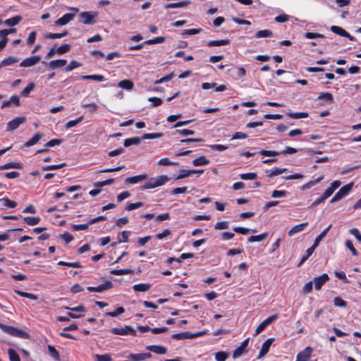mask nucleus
Masks as SVG:
<instances>
[{
  "instance_id": "nucleus-1",
  "label": "nucleus",
  "mask_w": 361,
  "mask_h": 361,
  "mask_svg": "<svg viewBox=\"0 0 361 361\" xmlns=\"http://www.w3.org/2000/svg\"><path fill=\"white\" fill-rule=\"evenodd\" d=\"M170 180V178L166 175H160L156 177L150 178L143 185H140V190L153 189L165 185Z\"/></svg>"
},
{
  "instance_id": "nucleus-2",
  "label": "nucleus",
  "mask_w": 361,
  "mask_h": 361,
  "mask_svg": "<svg viewBox=\"0 0 361 361\" xmlns=\"http://www.w3.org/2000/svg\"><path fill=\"white\" fill-rule=\"evenodd\" d=\"M0 329L8 334L15 337L27 338L29 336L25 331L21 329L11 326H7L1 323H0Z\"/></svg>"
},
{
  "instance_id": "nucleus-3",
  "label": "nucleus",
  "mask_w": 361,
  "mask_h": 361,
  "mask_svg": "<svg viewBox=\"0 0 361 361\" xmlns=\"http://www.w3.org/2000/svg\"><path fill=\"white\" fill-rule=\"evenodd\" d=\"M297 152V149L291 147H286V149L282 152H278V151H271V150H261L259 152V154L263 156L266 157H275L278 156L279 154H293Z\"/></svg>"
},
{
  "instance_id": "nucleus-4",
  "label": "nucleus",
  "mask_w": 361,
  "mask_h": 361,
  "mask_svg": "<svg viewBox=\"0 0 361 361\" xmlns=\"http://www.w3.org/2000/svg\"><path fill=\"white\" fill-rule=\"evenodd\" d=\"M353 188V183H348L347 185H345L343 186L336 193V195L332 197L331 200V202L334 203L336 202L343 197H345L346 195H348L350 191Z\"/></svg>"
},
{
  "instance_id": "nucleus-5",
  "label": "nucleus",
  "mask_w": 361,
  "mask_h": 361,
  "mask_svg": "<svg viewBox=\"0 0 361 361\" xmlns=\"http://www.w3.org/2000/svg\"><path fill=\"white\" fill-rule=\"evenodd\" d=\"M97 16V13L94 11H85L82 12L80 14V18L82 19V23L85 25L93 24L96 22V17Z\"/></svg>"
},
{
  "instance_id": "nucleus-6",
  "label": "nucleus",
  "mask_w": 361,
  "mask_h": 361,
  "mask_svg": "<svg viewBox=\"0 0 361 361\" xmlns=\"http://www.w3.org/2000/svg\"><path fill=\"white\" fill-rule=\"evenodd\" d=\"M71 10L74 11V13H66L61 18H59L55 21V25L58 26H63L66 25L68 23L71 21L75 16V13L78 12L77 8H71Z\"/></svg>"
},
{
  "instance_id": "nucleus-7",
  "label": "nucleus",
  "mask_w": 361,
  "mask_h": 361,
  "mask_svg": "<svg viewBox=\"0 0 361 361\" xmlns=\"http://www.w3.org/2000/svg\"><path fill=\"white\" fill-rule=\"evenodd\" d=\"M111 331L112 334H114L115 335L135 336V334H136L135 330L129 326H125L124 327H122V328H113Z\"/></svg>"
},
{
  "instance_id": "nucleus-8",
  "label": "nucleus",
  "mask_w": 361,
  "mask_h": 361,
  "mask_svg": "<svg viewBox=\"0 0 361 361\" xmlns=\"http://www.w3.org/2000/svg\"><path fill=\"white\" fill-rule=\"evenodd\" d=\"M113 287V283L110 281H106L104 283L101 284L98 286H88L87 290L90 292L102 293L108 289Z\"/></svg>"
},
{
  "instance_id": "nucleus-9",
  "label": "nucleus",
  "mask_w": 361,
  "mask_h": 361,
  "mask_svg": "<svg viewBox=\"0 0 361 361\" xmlns=\"http://www.w3.org/2000/svg\"><path fill=\"white\" fill-rule=\"evenodd\" d=\"M41 60V56L39 55L32 56L23 59L20 63V67H31L37 64Z\"/></svg>"
},
{
  "instance_id": "nucleus-10",
  "label": "nucleus",
  "mask_w": 361,
  "mask_h": 361,
  "mask_svg": "<svg viewBox=\"0 0 361 361\" xmlns=\"http://www.w3.org/2000/svg\"><path fill=\"white\" fill-rule=\"evenodd\" d=\"M203 169H181L179 171L178 175L176 176V180H180L187 178L192 174L195 173H203Z\"/></svg>"
},
{
  "instance_id": "nucleus-11",
  "label": "nucleus",
  "mask_w": 361,
  "mask_h": 361,
  "mask_svg": "<svg viewBox=\"0 0 361 361\" xmlns=\"http://www.w3.org/2000/svg\"><path fill=\"white\" fill-rule=\"evenodd\" d=\"M278 318V315L277 314H273L270 317H269L268 318H267L266 319H264L258 326L257 328L256 329V331H255V335H257L259 334V333H261L262 331L264 330V329L269 326L271 322H273L274 321H275L276 319H277Z\"/></svg>"
},
{
  "instance_id": "nucleus-12",
  "label": "nucleus",
  "mask_w": 361,
  "mask_h": 361,
  "mask_svg": "<svg viewBox=\"0 0 361 361\" xmlns=\"http://www.w3.org/2000/svg\"><path fill=\"white\" fill-rule=\"evenodd\" d=\"M329 279V277L328 274H323L317 277H315L313 280V283L314 285V288L316 290H320L322 286L328 281Z\"/></svg>"
},
{
  "instance_id": "nucleus-13",
  "label": "nucleus",
  "mask_w": 361,
  "mask_h": 361,
  "mask_svg": "<svg viewBox=\"0 0 361 361\" xmlns=\"http://www.w3.org/2000/svg\"><path fill=\"white\" fill-rule=\"evenodd\" d=\"M25 121V117H17L9 121L7 124L8 130H13L19 127V126Z\"/></svg>"
},
{
  "instance_id": "nucleus-14",
  "label": "nucleus",
  "mask_w": 361,
  "mask_h": 361,
  "mask_svg": "<svg viewBox=\"0 0 361 361\" xmlns=\"http://www.w3.org/2000/svg\"><path fill=\"white\" fill-rule=\"evenodd\" d=\"M152 355L149 353L130 354L127 357L130 361H142L150 358Z\"/></svg>"
},
{
  "instance_id": "nucleus-15",
  "label": "nucleus",
  "mask_w": 361,
  "mask_h": 361,
  "mask_svg": "<svg viewBox=\"0 0 361 361\" xmlns=\"http://www.w3.org/2000/svg\"><path fill=\"white\" fill-rule=\"evenodd\" d=\"M312 348L311 347H306L302 351H300L297 355L298 360L300 361H307L312 355Z\"/></svg>"
},
{
  "instance_id": "nucleus-16",
  "label": "nucleus",
  "mask_w": 361,
  "mask_h": 361,
  "mask_svg": "<svg viewBox=\"0 0 361 361\" xmlns=\"http://www.w3.org/2000/svg\"><path fill=\"white\" fill-rule=\"evenodd\" d=\"M148 176L147 173L140 174L132 177H128L126 178L125 182L127 184H136L144 180L147 179Z\"/></svg>"
},
{
  "instance_id": "nucleus-17",
  "label": "nucleus",
  "mask_w": 361,
  "mask_h": 361,
  "mask_svg": "<svg viewBox=\"0 0 361 361\" xmlns=\"http://www.w3.org/2000/svg\"><path fill=\"white\" fill-rule=\"evenodd\" d=\"M273 341H274V338H268L263 343L262 348H261L259 355L257 357L258 359L262 358L269 352L270 346H271Z\"/></svg>"
},
{
  "instance_id": "nucleus-18",
  "label": "nucleus",
  "mask_w": 361,
  "mask_h": 361,
  "mask_svg": "<svg viewBox=\"0 0 361 361\" xmlns=\"http://www.w3.org/2000/svg\"><path fill=\"white\" fill-rule=\"evenodd\" d=\"M331 30L338 35L342 37H348L350 40H354V37L351 36L348 32H347L344 29L341 27L333 25L331 27Z\"/></svg>"
},
{
  "instance_id": "nucleus-19",
  "label": "nucleus",
  "mask_w": 361,
  "mask_h": 361,
  "mask_svg": "<svg viewBox=\"0 0 361 361\" xmlns=\"http://www.w3.org/2000/svg\"><path fill=\"white\" fill-rule=\"evenodd\" d=\"M307 225H308V223L305 222V223L300 224H298V225L293 226L292 228H290L289 230V231L288 233V235L290 237H291V236L294 235L295 234L304 231V229L307 227Z\"/></svg>"
},
{
  "instance_id": "nucleus-20",
  "label": "nucleus",
  "mask_w": 361,
  "mask_h": 361,
  "mask_svg": "<svg viewBox=\"0 0 361 361\" xmlns=\"http://www.w3.org/2000/svg\"><path fill=\"white\" fill-rule=\"evenodd\" d=\"M18 61V58L16 56H8V58L4 59L0 62V69L4 67L11 66Z\"/></svg>"
},
{
  "instance_id": "nucleus-21",
  "label": "nucleus",
  "mask_w": 361,
  "mask_h": 361,
  "mask_svg": "<svg viewBox=\"0 0 361 361\" xmlns=\"http://www.w3.org/2000/svg\"><path fill=\"white\" fill-rule=\"evenodd\" d=\"M147 349L159 355H164L167 352L166 348L162 345H149L147 346Z\"/></svg>"
},
{
  "instance_id": "nucleus-22",
  "label": "nucleus",
  "mask_w": 361,
  "mask_h": 361,
  "mask_svg": "<svg viewBox=\"0 0 361 361\" xmlns=\"http://www.w3.org/2000/svg\"><path fill=\"white\" fill-rule=\"evenodd\" d=\"M66 63L67 61L65 59H56L51 61L48 63V66L51 69H56L64 66L66 64Z\"/></svg>"
},
{
  "instance_id": "nucleus-23",
  "label": "nucleus",
  "mask_w": 361,
  "mask_h": 361,
  "mask_svg": "<svg viewBox=\"0 0 361 361\" xmlns=\"http://www.w3.org/2000/svg\"><path fill=\"white\" fill-rule=\"evenodd\" d=\"M23 167V166L21 163L12 161L0 166V170H6L9 169H21Z\"/></svg>"
},
{
  "instance_id": "nucleus-24",
  "label": "nucleus",
  "mask_w": 361,
  "mask_h": 361,
  "mask_svg": "<svg viewBox=\"0 0 361 361\" xmlns=\"http://www.w3.org/2000/svg\"><path fill=\"white\" fill-rule=\"evenodd\" d=\"M150 283H138L133 286V289L135 292H146L151 288Z\"/></svg>"
},
{
  "instance_id": "nucleus-25",
  "label": "nucleus",
  "mask_w": 361,
  "mask_h": 361,
  "mask_svg": "<svg viewBox=\"0 0 361 361\" xmlns=\"http://www.w3.org/2000/svg\"><path fill=\"white\" fill-rule=\"evenodd\" d=\"M190 3H191V1L189 0H185V1H180V2H178V3H171V4H166L165 6V8L166 9L174 8H182V7L187 6Z\"/></svg>"
},
{
  "instance_id": "nucleus-26",
  "label": "nucleus",
  "mask_w": 361,
  "mask_h": 361,
  "mask_svg": "<svg viewBox=\"0 0 361 361\" xmlns=\"http://www.w3.org/2000/svg\"><path fill=\"white\" fill-rule=\"evenodd\" d=\"M172 338L176 340H184L193 338V334L186 331L183 333L175 334Z\"/></svg>"
},
{
  "instance_id": "nucleus-27",
  "label": "nucleus",
  "mask_w": 361,
  "mask_h": 361,
  "mask_svg": "<svg viewBox=\"0 0 361 361\" xmlns=\"http://www.w3.org/2000/svg\"><path fill=\"white\" fill-rule=\"evenodd\" d=\"M22 20V18L20 16H16L13 18L6 19L4 20V23L7 26H15L18 25Z\"/></svg>"
},
{
  "instance_id": "nucleus-28",
  "label": "nucleus",
  "mask_w": 361,
  "mask_h": 361,
  "mask_svg": "<svg viewBox=\"0 0 361 361\" xmlns=\"http://www.w3.org/2000/svg\"><path fill=\"white\" fill-rule=\"evenodd\" d=\"M0 206L7 208H14L17 206V203L15 201L10 200L7 197H4L0 199Z\"/></svg>"
},
{
  "instance_id": "nucleus-29",
  "label": "nucleus",
  "mask_w": 361,
  "mask_h": 361,
  "mask_svg": "<svg viewBox=\"0 0 361 361\" xmlns=\"http://www.w3.org/2000/svg\"><path fill=\"white\" fill-rule=\"evenodd\" d=\"M141 140H142V139L139 137H133L126 139L124 140L123 145L126 147H128L133 145H139L140 143Z\"/></svg>"
},
{
  "instance_id": "nucleus-30",
  "label": "nucleus",
  "mask_w": 361,
  "mask_h": 361,
  "mask_svg": "<svg viewBox=\"0 0 361 361\" xmlns=\"http://www.w3.org/2000/svg\"><path fill=\"white\" fill-rule=\"evenodd\" d=\"M209 163V160L206 159L204 156H201L192 161V165L195 166H204Z\"/></svg>"
},
{
  "instance_id": "nucleus-31",
  "label": "nucleus",
  "mask_w": 361,
  "mask_h": 361,
  "mask_svg": "<svg viewBox=\"0 0 361 361\" xmlns=\"http://www.w3.org/2000/svg\"><path fill=\"white\" fill-rule=\"evenodd\" d=\"M41 219L38 216H25L23 218V221L25 223L28 224L29 226H35L39 224Z\"/></svg>"
},
{
  "instance_id": "nucleus-32",
  "label": "nucleus",
  "mask_w": 361,
  "mask_h": 361,
  "mask_svg": "<svg viewBox=\"0 0 361 361\" xmlns=\"http://www.w3.org/2000/svg\"><path fill=\"white\" fill-rule=\"evenodd\" d=\"M42 135L40 133H36L32 138L25 143V146L27 147H31L39 142L42 138Z\"/></svg>"
},
{
  "instance_id": "nucleus-33",
  "label": "nucleus",
  "mask_w": 361,
  "mask_h": 361,
  "mask_svg": "<svg viewBox=\"0 0 361 361\" xmlns=\"http://www.w3.org/2000/svg\"><path fill=\"white\" fill-rule=\"evenodd\" d=\"M230 43L229 39H220L209 41L207 44L209 47H221L227 45Z\"/></svg>"
},
{
  "instance_id": "nucleus-34",
  "label": "nucleus",
  "mask_w": 361,
  "mask_h": 361,
  "mask_svg": "<svg viewBox=\"0 0 361 361\" xmlns=\"http://www.w3.org/2000/svg\"><path fill=\"white\" fill-rule=\"evenodd\" d=\"M316 247H317V246H314V245L313 244L310 247H309L306 250L305 255L302 257V259L298 264L299 266L302 264L312 255V253L314 252Z\"/></svg>"
},
{
  "instance_id": "nucleus-35",
  "label": "nucleus",
  "mask_w": 361,
  "mask_h": 361,
  "mask_svg": "<svg viewBox=\"0 0 361 361\" xmlns=\"http://www.w3.org/2000/svg\"><path fill=\"white\" fill-rule=\"evenodd\" d=\"M68 35L67 31H64L61 33H46L44 35V37L45 39H60Z\"/></svg>"
},
{
  "instance_id": "nucleus-36",
  "label": "nucleus",
  "mask_w": 361,
  "mask_h": 361,
  "mask_svg": "<svg viewBox=\"0 0 361 361\" xmlns=\"http://www.w3.org/2000/svg\"><path fill=\"white\" fill-rule=\"evenodd\" d=\"M332 225L330 224L325 230H324L314 240V246H318L320 241L326 235L328 231L331 228Z\"/></svg>"
},
{
  "instance_id": "nucleus-37",
  "label": "nucleus",
  "mask_w": 361,
  "mask_h": 361,
  "mask_svg": "<svg viewBox=\"0 0 361 361\" xmlns=\"http://www.w3.org/2000/svg\"><path fill=\"white\" fill-rule=\"evenodd\" d=\"M133 270L130 269H112L110 271V274H111L113 275H116V276L126 275V274H133Z\"/></svg>"
},
{
  "instance_id": "nucleus-38",
  "label": "nucleus",
  "mask_w": 361,
  "mask_h": 361,
  "mask_svg": "<svg viewBox=\"0 0 361 361\" xmlns=\"http://www.w3.org/2000/svg\"><path fill=\"white\" fill-rule=\"evenodd\" d=\"M118 85L123 89L130 90L133 89L134 84L130 80H123L118 83Z\"/></svg>"
},
{
  "instance_id": "nucleus-39",
  "label": "nucleus",
  "mask_w": 361,
  "mask_h": 361,
  "mask_svg": "<svg viewBox=\"0 0 361 361\" xmlns=\"http://www.w3.org/2000/svg\"><path fill=\"white\" fill-rule=\"evenodd\" d=\"M268 235V233L267 232L263 233L258 235H252L248 238V242L249 243H253V242H260L264 240Z\"/></svg>"
},
{
  "instance_id": "nucleus-40",
  "label": "nucleus",
  "mask_w": 361,
  "mask_h": 361,
  "mask_svg": "<svg viewBox=\"0 0 361 361\" xmlns=\"http://www.w3.org/2000/svg\"><path fill=\"white\" fill-rule=\"evenodd\" d=\"M273 35L272 32L269 30H259L255 34L256 38L271 37Z\"/></svg>"
},
{
  "instance_id": "nucleus-41",
  "label": "nucleus",
  "mask_w": 361,
  "mask_h": 361,
  "mask_svg": "<svg viewBox=\"0 0 361 361\" xmlns=\"http://www.w3.org/2000/svg\"><path fill=\"white\" fill-rule=\"evenodd\" d=\"M287 116L291 118L299 119L307 118L308 116V114L307 112L288 113Z\"/></svg>"
},
{
  "instance_id": "nucleus-42",
  "label": "nucleus",
  "mask_w": 361,
  "mask_h": 361,
  "mask_svg": "<svg viewBox=\"0 0 361 361\" xmlns=\"http://www.w3.org/2000/svg\"><path fill=\"white\" fill-rule=\"evenodd\" d=\"M286 170L287 169L286 168H283V169L277 168V167L273 168L269 171V173L268 174V176L272 177V176H279L280 174H282L283 172L286 171Z\"/></svg>"
},
{
  "instance_id": "nucleus-43",
  "label": "nucleus",
  "mask_w": 361,
  "mask_h": 361,
  "mask_svg": "<svg viewBox=\"0 0 361 361\" xmlns=\"http://www.w3.org/2000/svg\"><path fill=\"white\" fill-rule=\"evenodd\" d=\"M229 354L224 351H219L215 353V360L216 361H226Z\"/></svg>"
},
{
  "instance_id": "nucleus-44",
  "label": "nucleus",
  "mask_w": 361,
  "mask_h": 361,
  "mask_svg": "<svg viewBox=\"0 0 361 361\" xmlns=\"http://www.w3.org/2000/svg\"><path fill=\"white\" fill-rule=\"evenodd\" d=\"M82 64L75 60L71 61L69 64L65 68L66 72H69L73 71L75 68L80 67Z\"/></svg>"
},
{
  "instance_id": "nucleus-45",
  "label": "nucleus",
  "mask_w": 361,
  "mask_h": 361,
  "mask_svg": "<svg viewBox=\"0 0 361 361\" xmlns=\"http://www.w3.org/2000/svg\"><path fill=\"white\" fill-rule=\"evenodd\" d=\"M124 312H125V310L123 307H118V308H116V310L115 311L108 312L105 314V315L109 316V317H118L120 314H123Z\"/></svg>"
},
{
  "instance_id": "nucleus-46",
  "label": "nucleus",
  "mask_w": 361,
  "mask_h": 361,
  "mask_svg": "<svg viewBox=\"0 0 361 361\" xmlns=\"http://www.w3.org/2000/svg\"><path fill=\"white\" fill-rule=\"evenodd\" d=\"M66 163H61L60 164L46 165L42 167L43 171H51L61 169L66 166Z\"/></svg>"
},
{
  "instance_id": "nucleus-47",
  "label": "nucleus",
  "mask_w": 361,
  "mask_h": 361,
  "mask_svg": "<svg viewBox=\"0 0 361 361\" xmlns=\"http://www.w3.org/2000/svg\"><path fill=\"white\" fill-rule=\"evenodd\" d=\"M8 354L10 361H20L19 355L13 349L8 348Z\"/></svg>"
},
{
  "instance_id": "nucleus-48",
  "label": "nucleus",
  "mask_w": 361,
  "mask_h": 361,
  "mask_svg": "<svg viewBox=\"0 0 361 361\" xmlns=\"http://www.w3.org/2000/svg\"><path fill=\"white\" fill-rule=\"evenodd\" d=\"M16 293L22 296V297H24V298H29V299H31V300H35L37 299V296L35 294H32V293H27V292H23V291H21V290H16Z\"/></svg>"
},
{
  "instance_id": "nucleus-49",
  "label": "nucleus",
  "mask_w": 361,
  "mask_h": 361,
  "mask_svg": "<svg viewBox=\"0 0 361 361\" xmlns=\"http://www.w3.org/2000/svg\"><path fill=\"white\" fill-rule=\"evenodd\" d=\"M239 176L242 180H255L257 178V174L256 173H240Z\"/></svg>"
},
{
  "instance_id": "nucleus-50",
  "label": "nucleus",
  "mask_w": 361,
  "mask_h": 361,
  "mask_svg": "<svg viewBox=\"0 0 361 361\" xmlns=\"http://www.w3.org/2000/svg\"><path fill=\"white\" fill-rule=\"evenodd\" d=\"M35 85L34 82H30L22 91L21 94L23 97H27L31 91L34 90Z\"/></svg>"
},
{
  "instance_id": "nucleus-51",
  "label": "nucleus",
  "mask_w": 361,
  "mask_h": 361,
  "mask_svg": "<svg viewBox=\"0 0 361 361\" xmlns=\"http://www.w3.org/2000/svg\"><path fill=\"white\" fill-rule=\"evenodd\" d=\"M71 49V46L68 44H64L61 46H60L59 47L56 48L57 50L56 52H57V54L59 55H61V54H63L66 52H68Z\"/></svg>"
},
{
  "instance_id": "nucleus-52",
  "label": "nucleus",
  "mask_w": 361,
  "mask_h": 361,
  "mask_svg": "<svg viewBox=\"0 0 361 361\" xmlns=\"http://www.w3.org/2000/svg\"><path fill=\"white\" fill-rule=\"evenodd\" d=\"M48 351L50 356L56 360H59V353L52 345H48Z\"/></svg>"
},
{
  "instance_id": "nucleus-53",
  "label": "nucleus",
  "mask_w": 361,
  "mask_h": 361,
  "mask_svg": "<svg viewBox=\"0 0 361 361\" xmlns=\"http://www.w3.org/2000/svg\"><path fill=\"white\" fill-rule=\"evenodd\" d=\"M173 76H174L173 73H171L162 77L161 78L157 80L154 82V84L157 85V84H161V83L168 82V81L171 80L173 78Z\"/></svg>"
},
{
  "instance_id": "nucleus-54",
  "label": "nucleus",
  "mask_w": 361,
  "mask_h": 361,
  "mask_svg": "<svg viewBox=\"0 0 361 361\" xmlns=\"http://www.w3.org/2000/svg\"><path fill=\"white\" fill-rule=\"evenodd\" d=\"M288 195V192L286 190H274L271 193V197L273 198H281L284 197Z\"/></svg>"
},
{
  "instance_id": "nucleus-55",
  "label": "nucleus",
  "mask_w": 361,
  "mask_h": 361,
  "mask_svg": "<svg viewBox=\"0 0 361 361\" xmlns=\"http://www.w3.org/2000/svg\"><path fill=\"white\" fill-rule=\"evenodd\" d=\"M81 105L82 107L88 109L90 112L96 111L98 108L95 103H85L82 102Z\"/></svg>"
},
{
  "instance_id": "nucleus-56",
  "label": "nucleus",
  "mask_w": 361,
  "mask_h": 361,
  "mask_svg": "<svg viewBox=\"0 0 361 361\" xmlns=\"http://www.w3.org/2000/svg\"><path fill=\"white\" fill-rule=\"evenodd\" d=\"M82 120H83V116H81L75 120L69 121L68 122L66 123V128H71L72 127H74L77 124H78L80 122H81Z\"/></svg>"
},
{
  "instance_id": "nucleus-57",
  "label": "nucleus",
  "mask_w": 361,
  "mask_h": 361,
  "mask_svg": "<svg viewBox=\"0 0 361 361\" xmlns=\"http://www.w3.org/2000/svg\"><path fill=\"white\" fill-rule=\"evenodd\" d=\"M94 358L97 361H111V356L110 354L95 355Z\"/></svg>"
},
{
  "instance_id": "nucleus-58",
  "label": "nucleus",
  "mask_w": 361,
  "mask_h": 361,
  "mask_svg": "<svg viewBox=\"0 0 361 361\" xmlns=\"http://www.w3.org/2000/svg\"><path fill=\"white\" fill-rule=\"evenodd\" d=\"M228 226H229V224L228 221H222L217 222L214 226V228L216 230H224V229H227L228 228Z\"/></svg>"
},
{
  "instance_id": "nucleus-59",
  "label": "nucleus",
  "mask_w": 361,
  "mask_h": 361,
  "mask_svg": "<svg viewBox=\"0 0 361 361\" xmlns=\"http://www.w3.org/2000/svg\"><path fill=\"white\" fill-rule=\"evenodd\" d=\"M157 164L159 166H174L177 165L178 163L171 161L168 158H162L157 162Z\"/></svg>"
},
{
  "instance_id": "nucleus-60",
  "label": "nucleus",
  "mask_w": 361,
  "mask_h": 361,
  "mask_svg": "<svg viewBox=\"0 0 361 361\" xmlns=\"http://www.w3.org/2000/svg\"><path fill=\"white\" fill-rule=\"evenodd\" d=\"M143 205H144V203L142 202H135V203H129L126 206V209L128 211H132V210H134L135 209L140 208V207H142Z\"/></svg>"
},
{
  "instance_id": "nucleus-61",
  "label": "nucleus",
  "mask_w": 361,
  "mask_h": 361,
  "mask_svg": "<svg viewBox=\"0 0 361 361\" xmlns=\"http://www.w3.org/2000/svg\"><path fill=\"white\" fill-rule=\"evenodd\" d=\"M209 147L211 149L218 152H223L228 148V146L219 144L211 145Z\"/></svg>"
},
{
  "instance_id": "nucleus-62",
  "label": "nucleus",
  "mask_w": 361,
  "mask_h": 361,
  "mask_svg": "<svg viewBox=\"0 0 361 361\" xmlns=\"http://www.w3.org/2000/svg\"><path fill=\"white\" fill-rule=\"evenodd\" d=\"M245 352V349L242 348L240 345L238 346L233 353V357L236 359L240 357Z\"/></svg>"
},
{
  "instance_id": "nucleus-63",
  "label": "nucleus",
  "mask_w": 361,
  "mask_h": 361,
  "mask_svg": "<svg viewBox=\"0 0 361 361\" xmlns=\"http://www.w3.org/2000/svg\"><path fill=\"white\" fill-rule=\"evenodd\" d=\"M334 305L336 307H344L347 305V302L339 297H336L334 300Z\"/></svg>"
},
{
  "instance_id": "nucleus-64",
  "label": "nucleus",
  "mask_w": 361,
  "mask_h": 361,
  "mask_svg": "<svg viewBox=\"0 0 361 361\" xmlns=\"http://www.w3.org/2000/svg\"><path fill=\"white\" fill-rule=\"evenodd\" d=\"M148 101L152 103V106L154 107L160 106L162 104L161 99L159 97H149Z\"/></svg>"
}]
</instances>
